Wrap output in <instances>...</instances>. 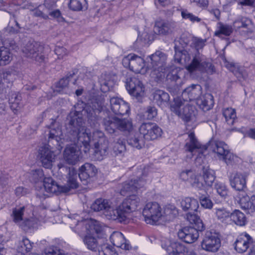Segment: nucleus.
<instances>
[{"instance_id":"obj_1","label":"nucleus","mask_w":255,"mask_h":255,"mask_svg":"<svg viewBox=\"0 0 255 255\" xmlns=\"http://www.w3.org/2000/svg\"><path fill=\"white\" fill-rule=\"evenodd\" d=\"M82 113L80 111H71L68 116L69 133L72 136L75 145L66 146L63 155L64 161L68 164L75 165L81 158V152L77 146H83V151L87 153L90 149L91 132L84 126Z\"/></svg>"},{"instance_id":"obj_2","label":"nucleus","mask_w":255,"mask_h":255,"mask_svg":"<svg viewBox=\"0 0 255 255\" xmlns=\"http://www.w3.org/2000/svg\"><path fill=\"white\" fill-rule=\"evenodd\" d=\"M106 97L103 94L93 95L85 107L84 112L88 123L92 127L99 125L100 114L106 108L107 103L105 102Z\"/></svg>"},{"instance_id":"obj_3","label":"nucleus","mask_w":255,"mask_h":255,"mask_svg":"<svg viewBox=\"0 0 255 255\" xmlns=\"http://www.w3.org/2000/svg\"><path fill=\"white\" fill-rule=\"evenodd\" d=\"M66 170H68L67 185L60 186L50 177L44 178L43 186L46 192L51 193H66L71 189H76L78 187L76 170L73 167L66 168Z\"/></svg>"},{"instance_id":"obj_4","label":"nucleus","mask_w":255,"mask_h":255,"mask_svg":"<svg viewBox=\"0 0 255 255\" xmlns=\"http://www.w3.org/2000/svg\"><path fill=\"white\" fill-rule=\"evenodd\" d=\"M171 110L186 123L195 121L197 113L195 107L188 104H185V101L180 97L174 99L171 105Z\"/></svg>"},{"instance_id":"obj_5","label":"nucleus","mask_w":255,"mask_h":255,"mask_svg":"<svg viewBox=\"0 0 255 255\" xmlns=\"http://www.w3.org/2000/svg\"><path fill=\"white\" fill-rule=\"evenodd\" d=\"M189 42V38L185 35L175 40L174 60L176 63L185 64L190 61V54H192L193 51L190 49V45H188Z\"/></svg>"},{"instance_id":"obj_6","label":"nucleus","mask_w":255,"mask_h":255,"mask_svg":"<svg viewBox=\"0 0 255 255\" xmlns=\"http://www.w3.org/2000/svg\"><path fill=\"white\" fill-rule=\"evenodd\" d=\"M184 148L185 150L189 152L192 156L196 155V163L201 164L203 162L207 147L205 145H201L196 138L194 132H191L188 133Z\"/></svg>"},{"instance_id":"obj_7","label":"nucleus","mask_w":255,"mask_h":255,"mask_svg":"<svg viewBox=\"0 0 255 255\" xmlns=\"http://www.w3.org/2000/svg\"><path fill=\"white\" fill-rule=\"evenodd\" d=\"M151 60L149 67L151 69V75L157 79L164 76L166 68L167 55L160 51H156L150 56Z\"/></svg>"},{"instance_id":"obj_8","label":"nucleus","mask_w":255,"mask_h":255,"mask_svg":"<svg viewBox=\"0 0 255 255\" xmlns=\"http://www.w3.org/2000/svg\"><path fill=\"white\" fill-rule=\"evenodd\" d=\"M45 134L47 136L48 146L60 151L62 148L61 140L64 138L61 125L53 120Z\"/></svg>"},{"instance_id":"obj_9","label":"nucleus","mask_w":255,"mask_h":255,"mask_svg":"<svg viewBox=\"0 0 255 255\" xmlns=\"http://www.w3.org/2000/svg\"><path fill=\"white\" fill-rule=\"evenodd\" d=\"M23 53L27 58H30L39 63L44 61V46L39 42L34 41H29L24 44L22 47Z\"/></svg>"},{"instance_id":"obj_10","label":"nucleus","mask_w":255,"mask_h":255,"mask_svg":"<svg viewBox=\"0 0 255 255\" xmlns=\"http://www.w3.org/2000/svg\"><path fill=\"white\" fill-rule=\"evenodd\" d=\"M123 66L136 73L144 74L146 72L144 60L134 53H130L122 60Z\"/></svg>"},{"instance_id":"obj_11","label":"nucleus","mask_w":255,"mask_h":255,"mask_svg":"<svg viewBox=\"0 0 255 255\" xmlns=\"http://www.w3.org/2000/svg\"><path fill=\"white\" fill-rule=\"evenodd\" d=\"M142 215L147 224L153 225L162 217L163 212L158 203L149 202L144 207Z\"/></svg>"},{"instance_id":"obj_12","label":"nucleus","mask_w":255,"mask_h":255,"mask_svg":"<svg viewBox=\"0 0 255 255\" xmlns=\"http://www.w3.org/2000/svg\"><path fill=\"white\" fill-rule=\"evenodd\" d=\"M126 86L129 94L141 102L145 96V87L142 82L136 77H131L127 78Z\"/></svg>"},{"instance_id":"obj_13","label":"nucleus","mask_w":255,"mask_h":255,"mask_svg":"<svg viewBox=\"0 0 255 255\" xmlns=\"http://www.w3.org/2000/svg\"><path fill=\"white\" fill-rule=\"evenodd\" d=\"M221 246L219 235L215 232L207 231L201 244L202 248L207 252H216Z\"/></svg>"},{"instance_id":"obj_14","label":"nucleus","mask_w":255,"mask_h":255,"mask_svg":"<svg viewBox=\"0 0 255 255\" xmlns=\"http://www.w3.org/2000/svg\"><path fill=\"white\" fill-rule=\"evenodd\" d=\"M146 175L145 169H144L141 177L139 176L136 179H131L130 180L126 181L123 185L121 193H134L138 190L143 188L147 182V180L144 178Z\"/></svg>"},{"instance_id":"obj_15","label":"nucleus","mask_w":255,"mask_h":255,"mask_svg":"<svg viewBox=\"0 0 255 255\" xmlns=\"http://www.w3.org/2000/svg\"><path fill=\"white\" fill-rule=\"evenodd\" d=\"M139 131L146 140L157 139L162 133L161 128L156 124L152 123H142L139 128Z\"/></svg>"},{"instance_id":"obj_16","label":"nucleus","mask_w":255,"mask_h":255,"mask_svg":"<svg viewBox=\"0 0 255 255\" xmlns=\"http://www.w3.org/2000/svg\"><path fill=\"white\" fill-rule=\"evenodd\" d=\"M54 149L48 146V144L39 147L38 157L45 168H50L52 167L55 157Z\"/></svg>"},{"instance_id":"obj_17","label":"nucleus","mask_w":255,"mask_h":255,"mask_svg":"<svg viewBox=\"0 0 255 255\" xmlns=\"http://www.w3.org/2000/svg\"><path fill=\"white\" fill-rule=\"evenodd\" d=\"M140 202L139 197L133 194L124 199L120 205V209L123 211L126 219L131 213L136 210Z\"/></svg>"},{"instance_id":"obj_18","label":"nucleus","mask_w":255,"mask_h":255,"mask_svg":"<svg viewBox=\"0 0 255 255\" xmlns=\"http://www.w3.org/2000/svg\"><path fill=\"white\" fill-rule=\"evenodd\" d=\"M176 26V22L172 20H160L155 21L153 31L156 34L166 35L172 33Z\"/></svg>"},{"instance_id":"obj_19","label":"nucleus","mask_w":255,"mask_h":255,"mask_svg":"<svg viewBox=\"0 0 255 255\" xmlns=\"http://www.w3.org/2000/svg\"><path fill=\"white\" fill-rule=\"evenodd\" d=\"M199 230L197 228L186 227L179 230L178 236L185 243L191 244L195 242L199 237Z\"/></svg>"},{"instance_id":"obj_20","label":"nucleus","mask_w":255,"mask_h":255,"mask_svg":"<svg viewBox=\"0 0 255 255\" xmlns=\"http://www.w3.org/2000/svg\"><path fill=\"white\" fill-rule=\"evenodd\" d=\"M112 111L116 115H124L129 111L128 104L123 99L118 97H113L110 99Z\"/></svg>"},{"instance_id":"obj_21","label":"nucleus","mask_w":255,"mask_h":255,"mask_svg":"<svg viewBox=\"0 0 255 255\" xmlns=\"http://www.w3.org/2000/svg\"><path fill=\"white\" fill-rule=\"evenodd\" d=\"M202 88L200 85L192 84L186 88L182 93L184 101L198 100L201 97Z\"/></svg>"},{"instance_id":"obj_22","label":"nucleus","mask_w":255,"mask_h":255,"mask_svg":"<svg viewBox=\"0 0 255 255\" xmlns=\"http://www.w3.org/2000/svg\"><path fill=\"white\" fill-rule=\"evenodd\" d=\"M253 239L247 233L239 236L235 243V249L239 253H243L253 244Z\"/></svg>"},{"instance_id":"obj_23","label":"nucleus","mask_w":255,"mask_h":255,"mask_svg":"<svg viewBox=\"0 0 255 255\" xmlns=\"http://www.w3.org/2000/svg\"><path fill=\"white\" fill-rule=\"evenodd\" d=\"M192 57L191 62L188 65L186 68L190 72L192 73L196 71H203L205 69V60L204 56L197 52L190 54V59Z\"/></svg>"},{"instance_id":"obj_24","label":"nucleus","mask_w":255,"mask_h":255,"mask_svg":"<svg viewBox=\"0 0 255 255\" xmlns=\"http://www.w3.org/2000/svg\"><path fill=\"white\" fill-rule=\"evenodd\" d=\"M180 177L183 181H188L194 188L198 189L204 188L203 183L200 181L199 178L201 177L196 176L192 170H186L182 171L180 174Z\"/></svg>"},{"instance_id":"obj_25","label":"nucleus","mask_w":255,"mask_h":255,"mask_svg":"<svg viewBox=\"0 0 255 255\" xmlns=\"http://www.w3.org/2000/svg\"><path fill=\"white\" fill-rule=\"evenodd\" d=\"M229 181L231 187L238 191H242L246 186V176L240 172L232 173Z\"/></svg>"},{"instance_id":"obj_26","label":"nucleus","mask_w":255,"mask_h":255,"mask_svg":"<svg viewBox=\"0 0 255 255\" xmlns=\"http://www.w3.org/2000/svg\"><path fill=\"white\" fill-rule=\"evenodd\" d=\"M77 226H83L84 225L85 226L86 232L95 235V234L97 235L102 234L104 232V226L99 221L91 220L86 224H84L83 222H78Z\"/></svg>"},{"instance_id":"obj_27","label":"nucleus","mask_w":255,"mask_h":255,"mask_svg":"<svg viewBox=\"0 0 255 255\" xmlns=\"http://www.w3.org/2000/svg\"><path fill=\"white\" fill-rule=\"evenodd\" d=\"M97 173V169L93 164L85 163L79 168L78 176L81 181H86L94 177Z\"/></svg>"},{"instance_id":"obj_28","label":"nucleus","mask_w":255,"mask_h":255,"mask_svg":"<svg viewBox=\"0 0 255 255\" xmlns=\"http://www.w3.org/2000/svg\"><path fill=\"white\" fill-rule=\"evenodd\" d=\"M110 241L114 246L125 250H129L131 247L126 240L123 234L119 232H114L110 236Z\"/></svg>"},{"instance_id":"obj_29","label":"nucleus","mask_w":255,"mask_h":255,"mask_svg":"<svg viewBox=\"0 0 255 255\" xmlns=\"http://www.w3.org/2000/svg\"><path fill=\"white\" fill-rule=\"evenodd\" d=\"M169 255H186L185 247L178 242H168L162 245Z\"/></svg>"},{"instance_id":"obj_30","label":"nucleus","mask_w":255,"mask_h":255,"mask_svg":"<svg viewBox=\"0 0 255 255\" xmlns=\"http://www.w3.org/2000/svg\"><path fill=\"white\" fill-rule=\"evenodd\" d=\"M104 215L107 219L109 220H116L119 222L122 223L126 220V216L124 215L123 211L120 209V206L118 208L115 209L111 206V203L110 207L106 209Z\"/></svg>"},{"instance_id":"obj_31","label":"nucleus","mask_w":255,"mask_h":255,"mask_svg":"<svg viewBox=\"0 0 255 255\" xmlns=\"http://www.w3.org/2000/svg\"><path fill=\"white\" fill-rule=\"evenodd\" d=\"M233 27L236 30L241 28L244 29V31L251 33L253 31V25L251 19L245 17H239L233 22Z\"/></svg>"},{"instance_id":"obj_32","label":"nucleus","mask_w":255,"mask_h":255,"mask_svg":"<svg viewBox=\"0 0 255 255\" xmlns=\"http://www.w3.org/2000/svg\"><path fill=\"white\" fill-rule=\"evenodd\" d=\"M103 124L105 130L109 133H116L118 130V118L115 116H109L105 118Z\"/></svg>"},{"instance_id":"obj_33","label":"nucleus","mask_w":255,"mask_h":255,"mask_svg":"<svg viewBox=\"0 0 255 255\" xmlns=\"http://www.w3.org/2000/svg\"><path fill=\"white\" fill-rule=\"evenodd\" d=\"M109 142L104 143H94V158L98 160H101L105 157L108 153Z\"/></svg>"},{"instance_id":"obj_34","label":"nucleus","mask_w":255,"mask_h":255,"mask_svg":"<svg viewBox=\"0 0 255 255\" xmlns=\"http://www.w3.org/2000/svg\"><path fill=\"white\" fill-rule=\"evenodd\" d=\"M180 207L184 211H197L199 207L197 200L190 197H186L179 201Z\"/></svg>"},{"instance_id":"obj_35","label":"nucleus","mask_w":255,"mask_h":255,"mask_svg":"<svg viewBox=\"0 0 255 255\" xmlns=\"http://www.w3.org/2000/svg\"><path fill=\"white\" fill-rule=\"evenodd\" d=\"M11 15V19H13L15 23V26L20 29H25L27 27L26 16L20 11H15L13 12H9Z\"/></svg>"},{"instance_id":"obj_36","label":"nucleus","mask_w":255,"mask_h":255,"mask_svg":"<svg viewBox=\"0 0 255 255\" xmlns=\"http://www.w3.org/2000/svg\"><path fill=\"white\" fill-rule=\"evenodd\" d=\"M225 66L236 76L239 80L241 81L246 78V74L243 71V68L238 64L233 62H229L225 60Z\"/></svg>"},{"instance_id":"obj_37","label":"nucleus","mask_w":255,"mask_h":255,"mask_svg":"<svg viewBox=\"0 0 255 255\" xmlns=\"http://www.w3.org/2000/svg\"><path fill=\"white\" fill-rule=\"evenodd\" d=\"M211 148L214 152L216 153L219 158L221 159L229 150L227 145L223 141L215 140L211 143Z\"/></svg>"},{"instance_id":"obj_38","label":"nucleus","mask_w":255,"mask_h":255,"mask_svg":"<svg viewBox=\"0 0 255 255\" xmlns=\"http://www.w3.org/2000/svg\"><path fill=\"white\" fill-rule=\"evenodd\" d=\"M111 202L107 199L99 198L96 199L91 205V208L95 212H105L110 207Z\"/></svg>"},{"instance_id":"obj_39","label":"nucleus","mask_w":255,"mask_h":255,"mask_svg":"<svg viewBox=\"0 0 255 255\" xmlns=\"http://www.w3.org/2000/svg\"><path fill=\"white\" fill-rule=\"evenodd\" d=\"M196 211H190L186 214V219L189 222L194 225L193 228H197L199 231H203L205 229L202 221L195 213Z\"/></svg>"},{"instance_id":"obj_40","label":"nucleus","mask_w":255,"mask_h":255,"mask_svg":"<svg viewBox=\"0 0 255 255\" xmlns=\"http://www.w3.org/2000/svg\"><path fill=\"white\" fill-rule=\"evenodd\" d=\"M153 100L157 105L161 106L169 101V95L162 90H156L153 93Z\"/></svg>"},{"instance_id":"obj_41","label":"nucleus","mask_w":255,"mask_h":255,"mask_svg":"<svg viewBox=\"0 0 255 255\" xmlns=\"http://www.w3.org/2000/svg\"><path fill=\"white\" fill-rule=\"evenodd\" d=\"M197 104L203 111H207L213 106V97L210 94H206L202 98L198 99Z\"/></svg>"},{"instance_id":"obj_42","label":"nucleus","mask_w":255,"mask_h":255,"mask_svg":"<svg viewBox=\"0 0 255 255\" xmlns=\"http://www.w3.org/2000/svg\"><path fill=\"white\" fill-rule=\"evenodd\" d=\"M233 32L232 26L225 24L222 22H219L217 24V29L215 32L214 35L220 38H223V35L230 36Z\"/></svg>"},{"instance_id":"obj_43","label":"nucleus","mask_w":255,"mask_h":255,"mask_svg":"<svg viewBox=\"0 0 255 255\" xmlns=\"http://www.w3.org/2000/svg\"><path fill=\"white\" fill-rule=\"evenodd\" d=\"M86 235L83 238V242L87 248L91 251H96L98 246L99 242L97 240L95 235L89 234L86 232Z\"/></svg>"},{"instance_id":"obj_44","label":"nucleus","mask_w":255,"mask_h":255,"mask_svg":"<svg viewBox=\"0 0 255 255\" xmlns=\"http://www.w3.org/2000/svg\"><path fill=\"white\" fill-rule=\"evenodd\" d=\"M77 73V71L76 70H74L67 73L65 77L61 79L56 84V89L55 90L58 92H61L62 90L68 86L69 81Z\"/></svg>"},{"instance_id":"obj_45","label":"nucleus","mask_w":255,"mask_h":255,"mask_svg":"<svg viewBox=\"0 0 255 255\" xmlns=\"http://www.w3.org/2000/svg\"><path fill=\"white\" fill-rule=\"evenodd\" d=\"M217 219L222 223H225L231 218L230 211L224 207L216 208L214 209Z\"/></svg>"},{"instance_id":"obj_46","label":"nucleus","mask_w":255,"mask_h":255,"mask_svg":"<svg viewBox=\"0 0 255 255\" xmlns=\"http://www.w3.org/2000/svg\"><path fill=\"white\" fill-rule=\"evenodd\" d=\"M202 178H203L205 182V184L203 183L204 185V188L200 190H205V186H212L213 182L215 180V176L214 175V171L208 168H203Z\"/></svg>"},{"instance_id":"obj_47","label":"nucleus","mask_w":255,"mask_h":255,"mask_svg":"<svg viewBox=\"0 0 255 255\" xmlns=\"http://www.w3.org/2000/svg\"><path fill=\"white\" fill-rule=\"evenodd\" d=\"M49 6H47L46 3L39 5L37 7L33 10V14L36 17H40L43 19H47L49 18Z\"/></svg>"},{"instance_id":"obj_48","label":"nucleus","mask_w":255,"mask_h":255,"mask_svg":"<svg viewBox=\"0 0 255 255\" xmlns=\"http://www.w3.org/2000/svg\"><path fill=\"white\" fill-rule=\"evenodd\" d=\"M21 97L18 93L11 92L9 97V104L11 109L13 111H18L20 107Z\"/></svg>"},{"instance_id":"obj_49","label":"nucleus","mask_w":255,"mask_h":255,"mask_svg":"<svg viewBox=\"0 0 255 255\" xmlns=\"http://www.w3.org/2000/svg\"><path fill=\"white\" fill-rule=\"evenodd\" d=\"M143 136L136 134L130 136L128 140V143L132 147L140 149L144 145V141L143 139Z\"/></svg>"},{"instance_id":"obj_50","label":"nucleus","mask_w":255,"mask_h":255,"mask_svg":"<svg viewBox=\"0 0 255 255\" xmlns=\"http://www.w3.org/2000/svg\"><path fill=\"white\" fill-rule=\"evenodd\" d=\"M69 7L73 11H80L86 9L88 3L86 0H70Z\"/></svg>"},{"instance_id":"obj_51","label":"nucleus","mask_w":255,"mask_h":255,"mask_svg":"<svg viewBox=\"0 0 255 255\" xmlns=\"http://www.w3.org/2000/svg\"><path fill=\"white\" fill-rule=\"evenodd\" d=\"M230 219L238 226H244L246 223L245 215L238 210H235L231 213Z\"/></svg>"},{"instance_id":"obj_52","label":"nucleus","mask_w":255,"mask_h":255,"mask_svg":"<svg viewBox=\"0 0 255 255\" xmlns=\"http://www.w3.org/2000/svg\"><path fill=\"white\" fill-rule=\"evenodd\" d=\"M12 60V54L9 49L5 47H0V66H4L10 63Z\"/></svg>"},{"instance_id":"obj_53","label":"nucleus","mask_w":255,"mask_h":255,"mask_svg":"<svg viewBox=\"0 0 255 255\" xmlns=\"http://www.w3.org/2000/svg\"><path fill=\"white\" fill-rule=\"evenodd\" d=\"M126 145L125 142L119 139L114 143L112 154L113 156H123L126 151Z\"/></svg>"},{"instance_id":"obj_54","label":"nucleus","mask_w":255,"mask_h":255,"mask_svg":"<svg viewBox=\"0 0 255 255\" xmlns=\"http://www.w3.org/2000/svg\"><path fill=\"white\" fill-rule=\"evenodd\" d=\"M25 211V207H20L15 208L13 209L12 214L11 216L12 217L13 221L16 224H20L21 221L23 220V216L24 215V212Z\"/></svg>"},{"instance_id":"obj_55","label":"nucleus","mask_w":255,"mask_h":255,"mask_svg":"<svg viewBox=\"0 0 255 255\" xmlns=\"http://www.w3.org/2000/svg\"><path fill=\"white\" fill-rule=\"evenodd\" d=\"M181 71L177 68L171 70L166 75V80L170 82H175L177 85L180 83Z\"/></svg>"},{"instance_id":"obj_56","label":"nucleus","mask_w":255,"mask_h":255,"mask_svg":"<svg viewBox=\"0 0 255 255\" xmlns=\"http://www.w3.org/2000/svg\"><path fill=\"white\" fill-rule=\"evenodd\" d=\"M132 129L131 121L128 119L118 118V129L123 131L129 132Z\"/></svg>"},{"instance_id":"obj_57","label":"nucleus","mask_w":255,"mask_h":255,"mask_svg":"<svg viewBox=\"0 0 255 255\" xmlns=\"http://www.w3.org/2000/svg\"><path fill=\"white\" fill-rule=\"evenodd\" d=\"M223 115L228 125H233L236 118V114L234 109L229 108H226L223 110Z\"/></svg>"},{"instance_id":"obj_58","label":"nucleus","mask_w":255,"mask_h":255,"mask_svg":"<svg viewBox=\"0 0 255 255\" xmlns=\"http://www.w3.org/2000/svg\"><path fill=\"white\" fill-rule=\"evenodd\" d=\"M241 197H240L239 204L241 208L245 210H247L250 213L251 204V198H250L245 193H243L240 195Z\"/></svg>"},{"instance_id":"obj_59","label":"nucleus","mask_w":255,"mask_h":255,"mask_svg":"<svg viewBox=\"0 0 255 255\" xmlns=\"http://www.w3.org/2000/svg\"><path fill=\"white\" fill-rule=\"evenodd\" d=\"M99 255H118L113 248L108 244H103L99 247Z\"/></svg>"},{"instance_id":"obj_60","label":"nucleus","mask_w":255,"mask_h":255,"mask_svg":"<svg viewBox=\"0 0 255 255\" xmlns=\"http://www.w3.org/2000/svg\"><path fill=\"white\" fill-rule=\"evenodd\" d=\"M206 40H203L200 38H195L190 45L191 50L193 51V53H197L199 52V50L203 48L205 46Z\"/></svg>"},{"instance_id":"obj_61","label":"nucleus","mask_w":255,"mask_h":255,"mask_svg":"<svg viewBox=\"0 0 255 255\" xmlns=\"http://www.w3.org/2000/svg\"><path fill=\"white\" fill-rule=\"evenodd\" d=\"M36 224V220L31 218L23 219L21 222L18 225L23 230L27 231L28 230L34 228Z\"/></svg>"},{"instance_id":"obj_62","label":"nucleus","mask_w":255,"mask_h":255,"mask_svg":"<svg viewBox=\"0 0 255 255\" xmlns=\"http://www.w3.org/2000/svg\"><path fill=\"white\" fill-rule=\"evenodd\" d=\"M11 76L9 72L5 73L0 72V94H4L7 92L8 86L5 85V81Z\"/></svg>"},{"instance_id":"obj_63","label":"nucleus","mask_w":255,"mask_h":255,"mask_svg":"<svg viewBox=\"0 0 255 255\" xmlns=\"http://www.w3.org/2000/svg\"><path fill=\"white\" fill-rule=\"evenodd\" d=\"M93 139L95 141L94 143H104L109 142L105 137L103 132L99 130H96L93 132Z\"/></svg>"},{"instance_id":"obj_64","label":"nucleus","mask_w":255,"mask_h":255,"mask_svg":"<svg viewBox=\"0 0 255 255\" xmlns=\"http://www.w3.org/2000/svg\"><path fill=\"white\" fill-rule=\"evenodd\" d=\"M228 165H233L237 161L238 157L228 151L221 158Z\"/></svg>"}]
</instances>
